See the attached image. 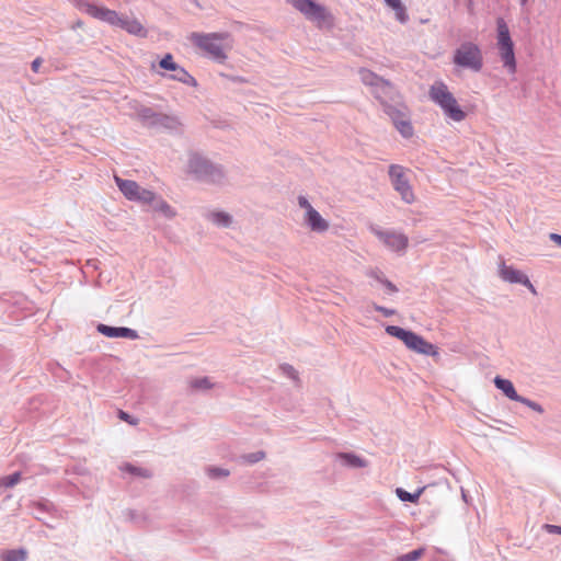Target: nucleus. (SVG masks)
Here are the masks:
<instances>
[{
    "mask_svg": "<svg viewBox=\"0 0 561 561\" xmlns=\"http://www.w3.org/2000/svg\"><path fill=\"white\" fill-rule=\"evenodd\" d=\"M187 171L195 179L207 183L220 184L225 180L221 165L213 163L201 153L193 152L188 157Z\"/></svg>",
    "mask_w": 561,
    "mask_h": 561,
    "instance_id": "obj_1",
    "label": "nucleus"
},
{
    "mask_svg": "<svg viewBox=\"0 0 561 561\" xmlns=\"http://www.w3.org/2000/svg\"><path fill=\"white\" fill-rule=\"evenodd\" d=\"M431 100L438 105L444 112L445 116L454 122H461L466 117V113L458 105L456 98L449 91L446 83L443 81H435L430 88Z\"/></svg>",
    "mask_w": 561,
    "mask_h": 561,
    "instance_id": "obj_2",
    "label": "nucleus"
},
{
    "mask_svg": "<svg viewBox=\"0 0 561 561\" xmlns=\"http://www.w3.org/2000/svg\"><path fill=\"white\" fill-rule=\"evenodd\" d=\"M228 33H192L190 39L206 51L214 60L224 62L227 59L225 49L228 47Z\"/></svg>",
    "mask_w": 561,
    "mask_h": 561,
    "instance_id": "obj_3",
    "label": "nucleus"
},
{
    "mask_svg": "<svg viewBox=\"0 0 561 561\" xmlns=\"http://www.w3.org/2000/svg\"><path fill=\"white\" fill-rule=\"evenodd\" d=\"M287 4L298 11L304 18L318 27L332 26L333 15L328 8L314 0H285Z\"/></svg>",
    "mask_w": 561,
    "mask_h": 561,
    "instance_id": "obj_4",
    "label": "nucleus"
},
{
    "mask_svg": "<svg viewBox=\"0 0 561 561\" xmlns=\"http://www.w3.org/2000/svg\"><path fill=\"white\" fill-rule=\"evenodd\" d=\"M497 27V49L503 67L508 73L514 75L517 69L516 58L514 53V43L511 37L510 28L504 19L499 18L496 21Z\"/></svg>",
    "mask_w": 561,
    "mask_h": 561,
    "instance_id": "obj_5",
    "label": "nucleus"
},
{
    "mask_svg": "<svg viewBox=\"0 0 561 561\" xmlns=\"http://www.w3.org/2000/svg\"><path fill=\"white\" fill-rule=\"evenodd\" d=\"M453 62L472 72H480L483 67V56L480 47L472 42H465L454 51Z\"/></svg>",
    "mask_w": 561,
    "mask_h": 561,
    "instance_id": "obj_6",
    "label": "nucleus"
},
{
    "mask_svg": "<svg viewBox=\"0 0 561 561\" xmlns=\"http://www.w3.org/2000/svg\"><path fill=\"white\" fill-rule=\"evenodd\" d=\"M407 172L408 170L400 164H391L388 169V175L393 190L405 204H412L415 202V195Z\"/></svg>",
    "mask_w": 561,
    "mask_h": 561,
    "instance_id": "obj_7",
    "label": "nucleus"
},
{
    "mask_svg": "<svg viewBox=\"0 0 561 561\" xmlns=\"http://www.w3.org/2000/svg\"><path fill=\"white\" fill-rule=\"evenodd\" d=\"M115 183L123 195L129 201L151 204L156 199V194L152 191L139 186L135 181L115 176Z\"/></svg>",
    "mask_w": 561,
    "mask_h": 561,
    "instance_id": "obj_8",
    "label": "nucleus"
},
{
    "mask_svg": "<svg viewBox=\"0 0 561 561\" xmlns=\"http://www.w3.org/2000/svg\"><path fill=\"white\" fill-rule=\"evenodd\" d=\"M370 231L392 252L403 253L408 248L409 238L401 231L385 230L378 226H371Z\"/></svg>",
    "mask_w": 561,
    "mask_h": 561,
    "instance_id": "obj_9",
    "label": "nucleus"
},
{
    "mask_svg": "<svg viewBox=\"0 0 561 561\" xmlns=\"http://www.w3.org/2000/svg\"><path fill=\"white\" fill-rule=\"evenodd\" d=\"M77 7L81 12L87 13L96 20L105 22L111 26L116 27V24L118 23L119 14L114 10L107 9L105 7H99L87 1H79Z\"/></svg>",
    "mask_w": 561,
    "mask_h": 561,
    "instance_id": "obj_10",
    "label": "nucleus"
},
{
    "mask_svg": "<svg viewBox=\"0 0 561 561\" xmlns=\"http://www.w3.org/2000/svg\"><path fill=\"white\" fill-rule=\"evenodd\" d=\"M159 66L164 69L172 71L169 76L170 79L187 84L190 87H196L197 81L192 77L182 66L176 64L171 54H167L160 61Z\"/></svg>",
    "mask_w": 561,
    "mask_h": 561,
    "instance_id": "obj_11",
    "label": "nucleus"
},
{
    "mask_svg": "<svg viewBox=\"0 0 561 561\" xmlns=\"http://www.w3.org/2000/svg\"><path fill=\"white\" fill-rule=\"evenodd\" d=\"M500 277L510 284H520L527 287L534 295L537 294L536 288L529 280L528 276L523 272L502 263L499 267Z\"/></svg>",
    "mask_w": 561,
    "mask_h": 561,
    "instance_id": "obj_12",
    "label": "nucleus"
},
{
    "mask_svg": "<svg viewBox=\"0 0 561 561\" xmlns=\"http://www.w3.org/2000/svg\"><path fill=\"white\" fill-rule=\"evenodd\" d=\"M116 27L122 28L126 31L128 34L139 36V37H146L147 31L141 24L139 20H137L134 16L129 15H121L118 18V23L116 24Z\"/></svg>",
    "mask_w": 561,
    "mask_h": 561,
    "instance_id": "obj_13",
    "label": "nucleus"
},
{
    "mask_svg": "<svg viewBox=\"0 0 561 561\" xmlns=\"http://www.w3.org/2000/svg\"><path fill=\"white\" fill-rule=\"evenodd\" d=\"M98 332L105 335L106 337L116 339V337H125L129 340L138 339V332L134 329L125 328V327H110L106 324H99Z\"/></svg>",
    "mask_w": 561,
    "mask_h": 561,
    "instance_id": "obj_14",
    "label": "nucleus"
},
{
    "mask_svg": "<svg viewBox=\"0 0 561 561\" xmlns=\"http://www.w3.org/2000/svg\"><path fill=\"white\" fill-rule=\"evenodd\" d=\"M386 332L390 336L397 337L400 341H402L403 344L411 351L413 350L415 342L419 339V334L397 325H387Z\"/></svg>",
    "mask_w": 561,
    "mask_h": 561,
    "instance_id": "obj_15",
    "label": "nucleus"
},
{
    "mask_svg": "<svg viewBox=\"0 0 561 561\" xmlns=\"http://www.w3.org/2000/svg\"><path fill=\"white\" fill-rule=\"evenodd\" d=\"M204 218L218 228H229L232 225V216L222 210H208Z\"/></svg>",
    "mask_w": 561,
    "mask_h": 561,
    "instance_id": "obj_16",
    "label": "nucleus"
},
{
    "mask_svg": "<svg viewBox=\"0 0 561 561\" xmlns=\"http://www.w3.org/2000/svg\"><path fill=\"white\" fill-rule=\"evenodd\" d=\"M181 125L182 124H181L179 117H176L174 115L158 113L152 128L165 129V130H170V131H178L180 129Z\"/></svg>",
    "mask_w": 561,
    "mask_h": 561,
    "instance_id": "obj_17",
    "label": "nucleus"
},
{
    "mask_svg": "<svg viewBox=\"0 0 561 561\" xmlns=\"http://www.w3.org/2000/svg\"><path fill=\"white\" fill-rule=\"evenodd\" d=\"M305 222L314 232L321 233L329 229V222L316 209L305 214Z\"/></svg>",
    "mask_w": 561,
    "mask_h": 561,
    "instance_id": "obj_18",
    "label": "nucleus"
},
{
    "mask_svg": "<svg viewBox=\"0 0 561 561\" xmlns=\"http://www.w3.org/2000/svg\"><path fill=\"white\" fill-rule=\"evenodd\" d=\"M339 462L347 468H365L367 467V460L354 453H340L336 455Z\"/></svg>",
    "mask_w": 561,
    "mask_h": 561,
    "instance_id": "obj_19",
    "label": "nucleus"
},
{
    "mask_svg": "<svg viewBox=\"0 0 561 561\" xmlns=\"http://www.w3.org/2000/svg\"><path fill=\"white\" fill-rule=\"evenodd\" d=\"M386 84L388 88L378 84L373 90L375 98L378 99L382 105L388 104L389 101H392L397 94L394 87L388 80H386Z\"/></svg>",
    "mask_w": 561,
    "mask_h": 561,
    "instance_id": "obj_20",
    "label": "nucleus"
},
{
    "mask_svg": "<svg viewBox=\"0 0 561 561\" xmlns=\"http://www.w3.org/2000/svg\"><path fill=\"white\" fill-rule=\"evenodd\" d=\"M494 385L495 387L501 390L508 399L513 401H517L520 397L513 385V382L508 379H504L500 376H496L494 378Z\"/></svg>",
    "mask_w": 561,
    "mask_h": 561,
    "instance_id": "obj_21",
    "label": "nucleus"
},
{
    "mask_svg": "<svg viewBox=\"0 0 561 561\" xmlns=\"http://www.w3.org/2000/svg\"><path fill=\"white\" fill-rule=\"evenodd\" d=\"M412 351L417 354L433 357H437L439 355L438 347L424 340L421 335H419V339L416 340Z\"/></svg>",
    "mask_w": 561,
    "mask_h": 561,
    "instance_id": "obj_22",
    "label": "nucleus"
},
{
    "mask_svg": "<svg viewBox=\"0 0 561 561\" xmlns=\"http://www.w3.org/2000/svg\"><path fill=\"white\" fill-rule=\"evenodd\" d=\"M360 80L365 85H368L371 88V91L378 85L381 84L382 87L388 88L386 84V80L379 76H377L375 72L367 70V69H360L359 70Z\"/></svg>",
    "mask_w": 561,
    "mask_h": 561,
    "instance_id": "obj_23",
    "label": "nucleus"
},
{
    "mask_svg": "<svg viewBox=\"0 0 561 561\" xmlns=\"http://www.w3.org/2000/svg\"><path fill=\"white\" fill-rule=\"evenodd\" d=\"M119 470L123 473H128L130 476L144 478V479H149L152 477V472L149 469L144 468V467H138V466H135V465L128 463V462L119 466Z\"/></svg>",
    "mask_w": 561,
    "mask_h": 561,
    "instance_id": "obj_24",
    "label": "nucleus"
},
{
    "mask_svg": "<svg viewBox=\"0 0 561 561\" xmlns=\"http://www.w3.org/2000/svg\"><path fill=\"white\" fill-rule=\"evenodd\" d=\"M27 551L24 548L4 550L0 554L1 561H25Z\"/></svg>",
    "mask_w": 561,
    "mask_h": 561,
    "instance_id": "obj_25",
    "label": "nucleus"
},
{
    "mask_svg": "<svg viewBox=\"0 0 561 561\" xmlns=\"http://www.w3.org/2000/svg\"><path fill=\"white\" fill-rule=\"evenodd\" d=\"M157 115L158 113L154 112L152 108L150 107H146V106H141L138 111H137V116L138 118L140 119V122L147 126V127H151L154 125V121L157 118Z\"/></svg>",
    "mask_w": 561,
    "mask_h": 561,
    "instance_id": "obj_26",
    "label": "nucleus"
},
{
    "mask_svg": "<svg viewBox=\"0 0 561 561\" xmlns=\"http://www.w3.org/2000/svg\"><path fill=\"white\" fill-rule=\"evenodd\" d=\"M150 205H152L156 211L161 213L167 218H173L175 216L174 209L162 198L156 196L154 202Z\"/></svg>",
    "mask_w": 561,
    "mask_h": 561,
    "instance_id": "obj_27",
    "label": "nucleus"
},
{
    "mask_svg": "<svg viewBox=\"0 0 561 561\" xmlns=\"http://www.w3.org/2000/svg\"><path fill=\"white\" fill-rule=\"evenodd\" d=\"M191 389L196 391H204L213 388L214 383L208 377H196L188 380Z\"/></svg>",
    "mask_w": 561,
    "mask_h": 561,
    "instance_id": "obj_28",
    "label": "nucleus"
},
{
    "mask_svg": "<svg viewBox=\"0 0 561 561\" xmlns=\"http://www.w3.org/2000/svg\"><path fill=\"white\" fill-rule=\"evenodd\" d=\"M206 476L211 480H221L230 476V471L222 467L208 466L205 469Z\"/></svg>",
    "mask_w": 561,
    "mask_h": 561,
    "instance_id": "obj_29",
    "label": "nucleus"
},
{
    "mask_svg": "<svg viewBox=\"0 0 561 561\" xmlns=\"http://www.w3.org/2000/svg\"><path fill=\"white\" fill-rule=\"evenodd\" d=\"M266 457L265 451L257 450L254 453L243 454L239 457V461L244 465H254Z\"/></svg>",
    "mask_w": 561,
    "mask_h": 561,
    "instance_id": "obj_30",
    "label": "nucleus"
},
{
    "mask_svg": "<svg viewBox=\"0 0 561 561\" xmlns=\"http://www.w3.org/2000/svg\"><path fill=\"white\" fill-rule=\"evenodd\" d=\"M423 490L424 488H421L416 492L410 493L401 488H398L396 490V493L400 501L415 503L420 499V495L422 494Z\"/></svg>",
    "mask_w": 561,
    "mask_h": 561,
    "instance_id": "obj_31",
    "label": "nucleus"
},
{
    "mask_svg": "<svg viewBox=\"0 0 561 561\" xmlns=\"http://www.w3.org/2000/svg\"><path fill=\"white\" fill-rule=\"evenodd\" d=\"M383 111L392 119L394 125L405 117V114L399 107L389 103L383 105Z\"/></svg>",
    "mask_w": 561,
    "mask_h": 561,
    "instance_id": "obj_32",
    "label": "nucleus"
},
{
    "mask_svg": "<svg viewBox=\"0 0 561 561\" xmlns=\"http://www.w3.org/2000/svg\"><path fill=\"white\" fill-rule=\"evenodd\" d=\"M396 13V19L401 23L405 24L409 21V14L407 13V9L402 1L397 2L396 5L391 8Z\"/></svg>",
    "mask_w": 561,
    "mask_h": 561,
    "instance_id": "obj_33",
    "label": "nucleus"
},
{
    "mask_svg": "<svg viewBox=\"0 0 561 561\" xmlns=\"http://www.w3.org/2000/svg\"><path fill=\"white\" fill-rule=\"evenodd\" d=\"M394 126L397 127L399 133L405 138H409L413 135V127L405 117L403 119H400V122H397Z\"/></svg>",
    "mask_w": 561,
    "mask_h": 561,
    "instance_id": "obj_34",
    "label": "nucleus"
},
{
    "mask_svg": "<svg viewBox=\"0 0 561 561\" xmlns=\"http://www.w3.org/2000/svg\"><path fill=\"white\" fill-rule=\"evenodd\" d=\"M20 480H21V473L20 472H14V473H12L10 476L3 477L0 480V484L2 486H5V488H12L15 484H18Z\"/></svg>",
    "mask_w": 561,
    "mask_h": 561,
    "instance_id": "obj_35",
    "label": "nucleus"
},
{
    "mask_svg": "<svg viewBox=\"0 0 561 561\" xmlns=\"http://www.w3.org/2000/svg\"><path fill=\"white\" fill-rule=\"evenodd\" d=\"M516 402L525 404L533 411L540 413V414L543 413V411H545L541 404H539L538 402H535L528 398L522 397V396L518 398V400Z\"/></svg>",
    "mask_w": 561,
    "mask_h": 561,
    "instance_id": "obj_36",
    "label": "nucleus"
},
{
    "mask_svg": "<svg viewBox=\"0 0 561 561\" xmlns=\"http://www.w3.org/2000/svg\"><path fill=\"white\" fill-rule=\"evenodd\" d=\"M423 549H415L400 557V561H416L423 554Z\"/></svg>",
    "mask_w": 561,
    "mask_h": 561,
    "instance_id": "obj_37",
    "label": "nucleus"
},
{
    "mask_svg": "<svg viewBox=\"0 0 561 561\" xmlns=\"http://www.w3.org/2000/svg\"><path fill=\"white\" fill-rule=\"evenodd\" d=\"M280 370L288 378H290L293 380H297L298 379V373H297V370L291 365L283 364V365H280Z\"/></svg>",
    "mask_w": 561,
    "mask_h": 561,
    "instance_id": "obj_38",
    "label": "nucleus"
},
{
    "mask_svg": "<svg viewBox=\"0 0 561 561\" xmlns=\"http://www.w3.org/2000/svg\"><path fill=\"white\" fill-rule=\"evenodd\" d=\"M366 276L374 278L378 283L381 284L383 278L386 277L385 274L379 268H369L366 271Z\"/></svg>",
    "mask_w": 561,
    "mask_h": 561,
    "instance_id": "obj_39",
    "label": "nucleus"
},
{
    "mask_svg": "<svg viewBox=\"0 0 561 561\" xmlns=\"http://www.w3.org/2000/svg\"><path fill=\"white\" fill-rule=\"evenodd\" d=\"M298 205L305 209V214H308L309 211L313 210L314 208L312 207V205L309 203V201L307 199L306 196L304 195H299L298 196Z\"/></svg>",
    "mask_w": 561,
    "mask_h": 561,
    "instance_id": "obj_40",
    "label": "nucleus"
},
{
    "mask_svg": "<svg viewBox=\"0 0 561 561\" xmlns=\"http://www.w3.org/2000/svg\"><path fill=\"white\" fill-rule=\"evenodd\" d=\"M118 417L125 422H127L128 424L130 425H137L138 424V420L134 416H131L130 414H128L127 412L121 410L118 412Z\"/></svg>",
    "mask_w": 561,
    "mask_h": 561,
    "instance_id": "obj_41",
    "label": "nucleus"
},
{
    "mask_svg": "<svg viewBox=\"0 0 561 561\" xmlns=\"http://www.w3.org/2000/svg\"><path fill=\"white\" fill-rule=\"evenodd\" d=\"M542 529L546 530L548 534L561 535V526L559 525L545 524L542 526Z\"/></svg>",
    "mask_w": 561,
    "mask_h": 561,
    "instance_id": "obj_42",
    "label": "nucleus"
},
{
    "mask_svg": "<svg viewBox=\"0 0 561 561\" xmlns=\"http://www.w3.org/2000/svg\"><path fill=\"white\" fill-rule=\"evenodd\" d=\"M374 309L380 313H382L385 317H390V316H393L396 313V310L393 309H389V308H386V307H382V306H379V305H374Z\"/></svg>",
    "mask_w": 561,
    "mask_h": 561,
    "instance_id": "obj_43",
    "label": "nucleus"
},
{
    "mask_svg": "<svg viewBox=\"0 0 561 561\" xmlns=\"http://www.w3.org/2000/svg\"><path fill=\"white\" fill-rule=\"evenodd\" d=\"M381 285H383L390 294H394L398 291V287L393 283H391L387 277L383 278Z\"/></svg>",
    "mask_w": 561,
    "mask_h": 561,
    "instance_id": "obj_44",
    "label": "nucleus"
},
{
    "mask_svg": "<svg viewBox=\"0 0 561 561\" xmlns=\"http://www.w3.org/2000/svg\"><path fill=\"white\" fill-rule=\"evenodd\" d=\"M41 65H42V59H41V58H36V59H34V60L32 61V65H31L32 70H33L34 72H37V71L39 70Z\"/></svg>",
    "mask_w": 561,
    "mask_h": 561,
    "instance_id": "obj_45",
    "label": "nucleus"
},
{
    "mask_svg": "<svg viewBox=\"0 0 561 561\" xmlns=\"http://www.w3.org/2000/svg\"><path fill=\"white\" fill-rule=\"evenodd\" d=\"M550 239L558 245H561V234L550 233Z\"/></svg>",
    "mask_w": 561,
    "mask_h": 561,
    "instance_id": "obj_46",
    "label": "nucleus"
},
{
    "mask_svg": "<svg viewBox=\"0 0 561 561\" xmlns=\"http://www.w3.org/2000/svg\"><path fill=\"white\" fill-rule=\"evenodd\" d=\"M385 3L389 7V8H392L393 5L397 4V2H399L400 0H383Z\"/></svg>",
    "mask_w": 561,
    "mask_h": 561,
    "instance_id": "obj_47",
    "label": "nucleus"
},
{
    "mask_svg": "<svg viewBox=\"0 0 561 561\" xmlns=\"http://www.w3.org/2000/svg\"><path fill=\"white\" fill-rule=\"evenodd\" d=\"M87 265L92 267V268H98V262L95 260H89L87 262Z\"/></svg>",
    "mask_w": 561,
    "mask_h": 561,
    "instance_id": "obj_48",
    "label": "nucleus"
},
{
    "mask_svg": "<svg viewBox=\"0 0 561 561\" xmlns=\"http://www.w3.org/2000/svg\"><path fill=\"white\" fill-rule=\"evenodd\" d=\"M528 0H520V3L524 5Z\"/></svg>",
    "mask_w": 561,
    "mask_h": 561,
    "instance_id": "obj_49",
    "label": "nucleus"
}]
</instances>
